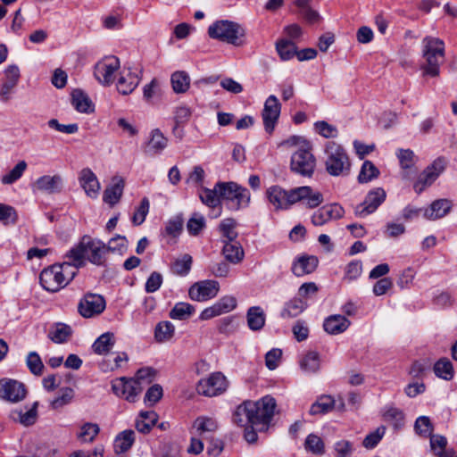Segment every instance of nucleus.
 <instances>
[{
	"mask_svg": "<svg viewBox=\"0 0 457 457\" xmlns=\"http://www.w3.org/2000/svg\"><path fill=\"white\" fill-rule=\"evenodd\" d=\"M107 253L106 244L89 236H84L79 243L72 247L65 256L71 260L79 270V268L85 265L86 260L92 264L104 266Z\"/></svg>",
	"mask_w": 457,
	"mask_h": 457,
	"instance_id": "nucleus-1",
	"label": "nucleus"
},
{
	"mask_svg": "<svg viewBox=\"0 0 457 457\" xmlns=\"http://www.w3.org/2000/svg\"><path fill=\"white\" fill-rule=\"evenodd\" d=\"M78 269L71 260L44 269L39 276L40 284L48 292H58L77 275Z\"/></svg>",
	"mask_w": 457,
	"mask_h": 457,
	"instance_id": "nucleus-2",
	"label": "nucleus"
},
{
	"mask_svg": "<svg viewBox=\"0 0 457 457\" xmlns=\"http://www.w3.org/2000/svg\"><path fill=\"white\" fill-rule=\"evenodd\" d=\"M422 56L425 63L422 66L425 75L436 77L440 72V65L445 60V43L443 40L426 37L422 40Z\"/></svg>",
	"mask_w": 457,
	"mask_h": 457,
	"instance_id": "nucleus-3",
	"label": "nucleus"
},
{
	"mask_svg": "<svg viewBox=\"0 0 457 457\" xmlns=\"http://www.w3.org/2000/svg\"><path fill=\"white\" fill-rule=\"evenodd\" d=\"M216 188L220 190V196L225 202L226 207L230 211H238L249 206L251 194L249 190L236 182H218Z\"/></svg>",
	"mask_w": 457,
	"mask_h": 457,
	"instance_id": "nucleus-4",
	"label": "nucleus"
},
{
	"mask_svg": "<svg viewBox=\"0 0 457 457\" xmlns=\"http://www.w3.org/2000/svg\"><path fill=\"white\" fill-rule=\"evenodd\" d=\"M245 34V29L238 23L228 20L217 21L208 28L211 38L234 46L242 45Z\"/></svg>",
	"mask_w": 457,
	"mask_h": 457,
	"instance_id": "nucleus-5",
	"label": "nucleus"
},
{
	"mask_svg": "<svg viewBox=\"0 0 457 457\" xmlns=\"http://www.w3.org/2000/svg\"><path fill=\"white\" fill-rule=\"evenodd\" d=\"M326 170L332 176H340L348 173L350 170L349 158L344 148L335 143L326 145Z\"/></svg>",
	"mask_w": 457,
	"mask_h": 457,
	"instance_id": "nucleus-6",
	"label": "nucleus"
},
{
	"mask_svg": "<svg viewBox=\"0 0 457 457\" xmlns=\"http://www.w3.org/2000/svg\"><path fill=\"white\" fill-rule=\"evenodd\" d=\"M276 401L273 397L266 395L256 402L248 401L250 413L253 416V426L259 430H266L274 415Z\"/></svg>",
	"mask_w": 457,
	"mask_h": 457,
	"instance_id": "nucleus-7",
	"label": "nucleus"
},
{
	"mask_svg": "<svg viewBox=\"0 0 457 457\" xmlns=\"http://www.w3.org/2000/svg\"><path fill=\"white\" fill-rule=\"evenodd\" d=\"M291 170L303 177H311L316 166V160L311 152L310 145H303L291 157Z\"/></svg>",
	"mask_w": 457,
	"mask_h": 457,
	"instance_id": "nucleus-8",
	"label": "nucleus"
},
{
	"mask_svg": "<svg viewBox=\"0 0 457 457\" xmlns=\"http://www.w3.org/2000/svg\"><path fill=\"white\" fill-rule=\"evenodd\" d=\"M228 386L227 378L221 372H213L209 377L199 380L196 391L206 397H214L223 394Z\"/></svg>",
	"mask_w": 457,
	"mask_h": 457,
	"instance_id": "nucleus-9",
	"label": "nucleus"
},
{
	"mask_svg": "<svg viewBox=\"0 0 457 457\" xmlns=\"http://www.w3.org/2000/svg\"><path fill=\"white\" fill-rule=\"evenodd\" d=\"M120 60L113 55L105 56L95 65V78L104 86L111 85L120 69Z\"/></svg>",
	"mask_w": 457,
	"mask_h": 457,
	"instance_id": "nucleus-10",
	"label": "nucleus"
},
{
	"mask_svg": "<svg viewBox=\"0 0 457 457\" xmlns=\"http://www.w3.org/2000/svg\"><path fill=\"white\" fill-rule=\"evenodd\" d=\"M112 392L119 397L128 402L137 401L138 395L142 392V386L137 380L120 377L112 382Z\"/></svg>",
	"mask_w": 457,
	"mask_h": 457,
	"instance_id": "nucleus-11",
	"label": "nucleus"
},
{
	"mask_svg": "<svg viewBox=\"0 0 457 457\" xmlns=\"http://www.w3.org/2000/svg\"><path fill=\"white\" fill-rule=\"evenodd\" d=\"M292 195L293 205L300 203L309 209L320 206L324 201L323 195L319 190L309 186L294 187Z\"/></svg>",
	"mask_w": 457,
	"mask_h": 457,
	"instance_id": "nucleus-12",
	"label": "nucleus"
},
{
	"mask_svg": "<svg viewBox=\"0 0 457 457\" xmlns=\"http://www.w3.org/2000/svg\"><path fill=\"white\" fill-rule=\"evenodd\" d=\"M293 188L286 190L280 186L268 187L265 196L275 211L288 210L293 205Z\"/></svg>",
	"mask_w": 457,
	"mask_h": 457,
	"instance_id": "nucleus-13",
	"label": "nucleus"
},
{
	"mask_svg": "<svg viewBox=\"0 0 457 457\" xmlns=\"http://www.w3.org/2000/svg\"><path fill=\"white\" fill-rule=\"evenodd\" d=\"M386 197V191L382 187H376L370 190L364 201L358 204L354 209V213L359 217H366L373 213Z\"/></svg>",
	"mask_w": 457,
	"mask_h": 457,
	"instance_id": "nucleus-14",
	"label": "nucleus"
},
{
	"mask_svg": "<svg viewBox=\"0 0 457 457\" xmlns=\"http://www.w3.org/2000/svg\"><path fill=\"white\" fill-rule=\"evenodd\" d=\"M27 395V390L23 383L11 379H0V398L10 402L18 403L22 401Z\"/></svg>",
	"mask_w": 457,
	"mask_h": 457,
	"instance_id": "nucleus-15",
	"label": "nucleus"
},
{
	"mask_svg": "<svg viewBox=\"0 0 457 457\" xmlns=\"http://www.w3.org/2000/svg\"><path fill=\"white\" fill-rule=\"evenodd\" d=\"M105 309L104 298L97 294H87L79 301L78 311L84 318H92L99 315Z\"/></svg>",
	"mask_w": 457,
	"mask_h": 457,
	"instance_id": "nucleus-16",
	"label": "nucleus"
},
{
	"mask_svg": "<svg viewBox=\"0 0 457 457\" xmlns=\"http://www.w3.org/2000/svg\"><path fill=\"white\" fill-rule=\"evenodd\" d=\"M281 104L277 96H270L265 103L262 112L263 125L266 132L271 134L275 129L280 115Z\"/></svg>",
	"mask_w": 457,
	"mask_h": 457,
	"instance_id": "nucleus-17",
	"label": "nucleus"
},
{
	"mask_svg": "<svg viewBox=\"0 0 457 457\" xmlns=\"http://www.w3.org/2000/svg\"><path fill=\"white\" fill-rule=\"evenodd\" d=\"M220 285L215 280H203L195 283L189 288V297L197 302H204L215 297Z\"/></svg>",
	"mask_w": 457,
	"mask_h": 457,
	"instance_id": "nucleus-18",
	"label": "nucleus"
},
{
	"mask_svg": "<svg viewBox=\"0 0 457 457\" xmlns=\"http://www.w3.org/2000/svg\"><path fill=\"white\" fill-rule=\"evenodd\" d=\"M445 169L444 158L436 159L426 168L414 185L416 192L420 193L426 187L430 186Z\"/></svg>",
	"mask_w": 457,
	"mask_h": 457,
	"instance_id": "nucleus-19",
	"label": "nucleus"
},
{
	"mask_svg": "<svg viewBox=\"0 0 457 457\" xmlns=\"http://www.w3.org/2000/svg\"><path fill=\"white\" fill-rule=\"evenodd\" d=\"M237 307V299L231 295L221 297L213 305L205 308L200 314V320H207L221 314L232 312Z\"/></svg>",
	"mask_w": 457,
	"mask_h": 457,
	"instance_id": "nucleus-20",
	"label": "nucleus"
},
{
	"mask_svg": "<svg viewBox=\"0 0 457 457\" xmlns=\"http://www.w3.org/2000/svg\"><path fill=\"white\" fill-rule=\"evenodd\" d=\"M344 214L345 210L340 204H331L316 211L312 216V222L315 226H322L330 220L342 218Z\"/></svg>",
	"mask_w": 457,
	"mask_h": 457,
	"instance_id": "nucleus-21",
	"label": "nucleus"
},
{
	"mask_svg": "<svg viewBox=\"0 0 457 457\" xmlns=\"http://www.w3.org/2000/svg\"><path fill=\"white\" fill-rule=\"evenodd\" d=\"M218 428L219 425L216 420L207 416H199L193 423L191 435L204 440L212 438V436H215Z\"/></svg>",
	"mask_w": 457,
	"mask_h": 457,
	"instance_id": "nucleus-22",
	"label": "nucleus"
},
{
	"mask_svg": "<svg viewBox=\"0 0 457 457\" xmlns=\"http://www.w3.org/2000/svg\"><path fill=\"white\" fill-rule=\"evenodd\" d=\"M80 187L84 189L86 195L93 199L97 198L101 185L97 177L89 168H84L79 174Z\"/></svg>",
	"mask_w": 457,
	"mask_h": 457,
	"instance_id": "nucleus-23",
	"label": "nucleus"
},
{
	"mask_svg": "<svg viewBox=\"0 0 457 457\" xmlns=\"http://www.w3.org/2000/svg\"><path fill=\"white\" fill-rule=\"evenodd\" d=\"M319 260L314 255H301L295 258L291 270L296 277H303L312 273L318 267Z\"/></svg>",
	"mask_w": 457,
	"mask_h": 457,
	"instance_id": "nucleus-24",
	"label": "nucleus"
},
{
	"mask_svg": "<svg viewBox=\"0 0 457 457\" xmlns=\"http://www.w3.org/2000/svg\"><path fill=\"white\" fill-rule=\"evenodd\" d=\"M5 79L0 87V98L3 102L10 99L12 90L16 87L20 79V70L16 65H9L4 71Z\"/></svg>",
	"mask_w": 457,
	"mask_h": 457,
	"instance_id": "nucleus-25",
	"label": "nucleus"
},
{
	"mask_svg": "<svg viewBox=\"0 0 457 457\" xmlns=\"http://www.w3.org/2000/svg\"><path fill=\"white\" fill-rule=\"evenodd\" d=\"M37 407L38 402H34L29 408L24 407L12 410L10 417L13 421L19 422L25 427L33 425L37 419Z\"/></svg>",
	"mask_w": 457,
	"mask_h": 457,
	"instance_id": "nucleus-26",
	"label": "nucleus"
},
{
	"mask_svg": "<svg viewBox=\"0 0 457 457\" xmlns=\"http://www.w3.org/2000/svg\"><path fill=\"white\" fill-rule=\"evenodd\" d=\"M124 179L120 177H114L112 183L105 188L103 195V200L104 203L113 207L119 203L124 189Z\"/></svg>",
	"mask_w": 457,
	"mask_h": 457,
	"instance_id": "nucleus-27",
	"label": "nucleus"
},
{
	"mask_svg": "<svg viewBox=\"0 0 457 457\" xmlns=\"http://www.w3.org/2000/svg\"><path fill=\"white\" fill-rule=\"evenodd\" d=\"M452 209V203L447 199L434 201L429 207L423 210L426 219L435 220L445 217Z\"/></svg>",
	"mask_w": 457,
	"mask_h": 457,
	"instance_id": "nucleus-28",
	"label": "nucleus"
},
{
	"mask_svg": "<svg viewBox=\"0 0 457 457\" xmlns=\"http://www.w3.org/2000/svg\"><path fill=\"white\" fill-rule=\"evenodd\" d=\"M168 145V139L160 129H154L150 134V138L145 145V153L147 155H156L161 154Z\"/></svg>",
	"mask_w": 457,
	"mask_h": 457,
	"instance_id": "nucleus-29",
	"label": "nucleus"
},
{
	"mask_svg": "<svg viewBox=\"0 0 457 457\" xmlns=\"http://www.w3.org/2000/svg\"><path fill=\"white\" fill-rule=\"evenodd\" d=\"M62 182V177L59 175H45L35 181L33 188L34 190L53 194L61 190Z\"/></svg>",
	"mask_w": 457,
	"mask_h": 457,
	"instance_id": "nucleus-30",
	"label": "nucleus"
},
{
	"mask_svg": "<svg viewBox=\"0 0 457 457\" xmlns=\"http://www.w3.org/2000/svg\"><path fill=\"white\" fill-rule=\"evenodd\" d=\"M192 111L186 105H179L174 111V122L172 132L176 137L182 139L184 137L183 126L189 120Z\"/></svg>",
	"mask_w": 457,
	"mask_h": 457,
	"instance_id": "nucleus-31",
	"label": "nucleus"
},
{
	"mask_svg": "<svg viewBox=\"0 0 457 457\" xmlns=\"http://www.w3.org/2000/svg\"><path fill=\"white\" fill-rule=\"evenodd\" d=\"M222 254L232 264L240 263L245 257L244 249L238 241L224 242Z\"/></svg>",
	"mask_w": 457,
	"mask_h": 457,
	"instance_id": "nucleus-32",
	"label": "nucleus"
},
{
	"mask_svg": "<svg viewBox=\"0 0 457 457\" xmlns=\"http://www.w3.org/2000/svg\"><path fill=\"white\" fill-rule=\"evenodd\" d=\"M350 326V321L343 315H331L324 321L323 327L326 332L337 335L345 331Z\"/></svg>",
	"mask_w": 457,
	"mask_h": 457,
	"instance_id": "nucleus-33",
	"label": "nucleus"
},
{
	"mask_svg": "<svg viewBox=\"0 0 457 457\" xmlns=\"http://www.w3.org/2000/svg\"><path fill=\"white\" fill-rule=\"evenodd\" d=\"M301 370L309 374L316 373L320 368V355L315 351H309L303 353L299 359Z\"/></svg>",
	"mask_w": 457,
	"mask_h": 457,
	"instance_id": "nucleus-34",
	"label": "nucleus"
},
{
	"mask_svg": "<svg viewBox=\"0 0 457 457\" xmlns=\"http://www.w3.org/2000/svg\"><path fill=\"white\" fill-rule=\"evenodd\" d=\"M140 79L136 74L129 71L127 73H121L118 82L117 89L122 95L132 93L139 84Z\"/></svg>",
	"mask_w": 457,
	"mask_h": 457,
	"instance_id": "nucleus-35",
	"label": "nucleus"
},
{
	"mask_svg": "<svg viewBox=\"0 0 457 457\" xmlns=\"http://www.w3.org/2000/svg\"><path fill=\"white\" fill-rule=\"evenodd\" d=\"M72 106L79 112L90 113L94 112V105L90 98L80 89L71 93Z\"/></svg>",
	"mask_w": 457,
	"mask_h": 457,
	"instance_id": "nucleus-36",
	"label": "nucleus"
},
{
	"mask_svg": "<svg viewBox=\"0 0 457 457\" xmlns=\"http://www.w3.org/2000/svg\"><path fill=\"white\" fill-rule=\"evenodd\" d=\"M430 437V448L436 457H453L454 452L453 449H447V439L441 435H432Z\"/></svg>",
	"mask_w": 457,
	"mask_h": 457,
	"instance_id": "nucleus-37",
	"label": "nucleus"
},
{
	"mask_svg": "<svg viewBox=\"0 0 457 457\" xmlns=\"http://www.w3.org/2000/svg\"><path fill=\"white\" fill-rule=\"evenodd\" d=\"M247 325L253 331L261 330L265 325V313L262 307L253 306L247 310Z\"/></svg>",
	"mask_w": 457,
	"mask_h": 457,
	"instance_id": "nucleus-38",
	"label": "nucleus"
},
{
	"mask_svg": "<svg viewBox=\"0 0 457 457\" xmlns=\"http://www.w3.org/2000/svg\"><path fill=\"white\" fill-rule=\"evenodd\" d=\"M115 344V337L112 332L102 334L96 338L92 345L95 353L99 355L107 354Z\"/></svg>",
	"mask_w": 457,
	"mask_h": 457,
	"instance_id": "nucleus-39",
	"label": "nucleus"
},
{
	"mask_svg": "<svg viewBox=\"0 0 457 457\" xmlns=\"http://www.w3.org/2000/svg\"><path fill=\"white\" fill-rule=\"evenodd\" d=\"M250 411L248 401L238 405L232 416L233 423L239 427H246L248 425L253 426V416L252 413H250Z\"/></svg>",
	"mask_w": 457,
	"mask_h": 457,
	"instance_id": "nucleus-40",
	"label": "nucleus"
},
{
	"mask_svg": "<svg viewBox=\"0 0 457 457\" xmlns=\"http://www.w3.org/2000/svg\"><path fill=\"white\" fill-rule=\"evenodd\" d=\"M157 420L158 415L155 411H141L138 419L136 420V428L139 432L146 434L155 425Z\"/></svg>",
	"mask_w": 457,
	"mask_h": 457,
	"instance_id": "nucleus-41",
	"label": "nucleus"
},
{
	"mask_svg": "<svg viewBox=\"0 0 457 457\" xmlns=\"http://www.w3.org/2000/svg\"><path fill=\"white\" fill-rule=\"evenodd\" d=\"M237 221L232 218L224 219L219 225V230L221 234V241L231 242L237 241L238 236L236 231Z\"/></svg>",
	"mask_w": 457,
	"mask_h": 457,
	"instance_id": "nucleus-42",
	"label": "nucleus"
},
{
	"mask_svg": "<svg viewBox=\"0 0 457 457\" xmlns=\"http://www.w3.org/2000/svg\"><path fill=\"white\" fill-rule=\"evenodd\" d=\"M336 402L330 395H321L310 408L312 415H320L329 412L335 408Z\"/></svg>",
	"mask_w": 457,
	"mask_h": 457,
	"instance_id": "nucleus-43",
	"label": "nucleus"
},
{
	"mask_svg": "<svg viewBox=\"0 0 457 457\" xmlns=\"http://www.w3.org/2000/svg\"><path fill=\"white\" fill-rule=\"evenodd\" d=\"M434 372L436 377L444 380H452L454 376L453 363L447 358H441L434 364Z\"/></svg>",
	"mask_w": 457,
	"mask_h": 457,
	"instance_id": "nucleus-44",
	"label": "nucleus"
},
{
	"mask_svg": "<svg viewBox=\"0 0 457 457\" xmlns=\"http://www.w3.org/2000/svg\"><path fill=\"white\" fill-rule=\"evenodd\" d=\"M306 307V303L302 298H294L285 304L284 309L281 312L282 318H295L303 312Z\"/></svg>",
	"mask_w": 457,
	"mask_h": 457,
	"instance_id": "nucleus-45",
	"label": "nucleus"
},
{
	"mask_svg": "<svg viewBox=\"0 0 457 457\" xmlns=\"http://www.w3.org/2000/svg\"><path fill=\"white\" fill-rule=\"evenodd\" d=\"M135 441V433L132 430L121 432L115 439L114 448L117 453L128 451Z\"/></svg>",
	"mask_w": 457,
	"mask_h": 457,
	"instance_id": "nucleus-46",
	"label": "nucleus"
},
{
	"mask_svg": "<svg viewBox=\"0 0 457 457\" xmlns=\"http://www.w3.org/2000/svg\"><path fill=\"white\" fill-rule=\"evenodd\" d=\"M171 85L174 92L185 93L190 85V78L185 71H176L171 75Z\"/></svg>",
	"mask_w": 457,
	"mask_h": 457,
	"instance_id": "nucleus-47",
	"label": "nucleus"
},
{
	"mask_svg": "<svg viewBox=\"0 0 457 457\" xmlns=\"http://www.w3.org/2000/svg\"><path fill=\"white\" fill-rule=\"evenodd\" d=\"M276 49L282 61H288L296 55V46L290 40L281 39L278 41Z\"/></svg>",
	"mask_w": 457,
	"mask_h": 457,
	"instance_id": "nucleus-48",
	"label": "nucleus"
},
{
	"mask_svg": "<svg viewBox=\"0 0 457 457\" xmlns=\"http://www.w3.org/2000/svg\"><path fill=\"white\" fill-rule=\"evenodd\" d=\"M195 312L193 305L187 303H177L170 312V317L173 320H184L188 319Z\"/></svg>",
	"mask_w": 457,
	"mask_h": 457,
	"instance_id": "nucleus-49",
	"label": "nucleus"
},
{
	"mask_svg": "<svg viewBox=\"0 0 457 457\" xmlns=\"http://www.w3.org/2000/svg\"><path fill=\"white\" fill-rule=\"evenodd\" d=\"M71 335V328L70 326L64 324H57L50 330L48 337L56 344H62L66 342Z\"/></svg>",
	"mask_w": 457,
	"mask_h": 457,
	"instance_id": "nucleus-50",
	"label": "nucleus"
},
{
	"mask_svg": "<svg viewBox=\"0 0 457 457\" xmlns=\"http://www.w3.org/2000/svg\"><path fill=\"white\" fill-rule=\"evenodd\" d=\"M199 197L202 203L209 207H216L220 204L221 197L220 196V190L216 188V185L213 189L203 188L199 193Z\"/></svg>",
	"mask_w": 457,
	"mask_h": 457,
	"instance_id": "nucleus-51",
	"label": "nucleus"
},
{
	"mask_svg": "<svg viewBox=\"0 0 457 457\" xmlns=\"http://www.w3.org/2000/svg\"><path fill=\"white\" fill-rule=\"evenodd\" d=\"M304 448L307 452L315 455H322L325 453V444L323 440L315 434H310L306 437Z\"/></svg>",
	"mask_w": 457,
	"mask_h": 457,
	"instance_id": "nucleus-52",
	"label": "nucleus"
},
{
	"mask_svg": "<svg viewBox=\"0 0 457 457\" xmlns=\"http://www.w3.org/2000/svg\"><path fill=\"white\" fill-rule=\"evenodd\" d=\"M174 332L175 327L171 322L162 321L155 328L154 337L158 342H166L174 336Z\"/></svg>",
	"mask_w": 457,
	"mask_h": 457,
	"instance_id": "nucleus-53",
	"label": "nucleus"
},
{
	"mask_svg": "<svg viewBox=\"0 0 457 457\" xmlns=\"http://www.w3.org/2000/svg\"><path fill=\"white\" fill-rule=\"evenodd\" d=\"M379 175L378 169L370 161H365L361 166L358 176L360 183H367L378 178Z\"/></svg>",
	"mask_w": 457,
	"mask_h": 457,
	"instance_id": "nucleus-54",
	"label": "nucleus"
},
{
	"mask_svg": "<svg viewBox=\"0 0 457 457\" xmlns=\"http://www.w3.org/2000/svg\"><path fill=\"white\" fill-rule=\"evenodd\" d=\"M27 169L25 161L19 162L7 174L4 175L1 182L4 185H11L20 179Z\"/></svg>",
	"mask_w": 457,
	"mask_h": 457,
	"instance_id": "nucleus-55",
	"label": "nucleus"
},
{
	"mask_svg": "<svg viewBox=\"0 0 457 457\" xmlns=\"http://www.w3.org/2000/svg\"><path fill=\"white\" fill-rule=\"evenodd\" d=\"M192 261V257L189 254H184L172 263V272L179 276H186L191 270Z\"/></svg>",
	"mask_w": 457,
	"mask_h": 457,
	"instance_id": "nucleus-56",
	"label": "nucleus"
},
{
	"mask_svg": "<svg viewBox=\"0 0 457 457\" xmlns=\"http://www.w3.org/2000/svg\"><path fill=\"white\" fill-rule=\"evenodd\" d=\"M26 364L29 371L36 376H40L44 370V364L37 352H29L26 357Z\"/></svg>",
	"mask_w": 457,
	"mask_h": 457,
	"instance_id": "nucleus-57",
	"label": "nucleus"
},
{
	"mask_svg": "<svg viewBox=\"0 0 457 457\" xmlns=\"http://www.w3.org/2000/svg\"><path fill=\"white\" fill-rule=\"evenodd\" d=\"M74 397V391L71 387H64L60 390V395L51 402V407L54 410L69 404Z\"/></svg>",
	"mask_w": 457,
	"mask_h": 457,
	"instance_id": "nucleus-58",
	"label": "nucleus"
},
{
	"mask_svg": "<svg viewBox=\"0 0 457 457\" xmlns=\"http://www.w3.org/2000/svg\"><path fill=\"white\" fill-rule=\"evenodd\" d=\"M106 249L107 252L123 254L128 249V240L126 237L117 235L116 237L111 238L106 245Z\"/></svg>",
	"mask_w": 457,
	"mask_h": 457,
	"instance_id": "nucleus-59",
	"label": "nucleus"
},
{
	"mask_svg": "<svg viewBox=\"0 0 457 457\" xmlns=\"http://www.w3.org/2000/svg\"><path fill=\"white\" fill-rule=\"evenodd\" d=\"M99 431L100 428L97 424L87 422L81 427L78 436L82 442L90 443L96 438Z\"/></svg>",
	"mask_w": 457,
	"mask_h": 457,
	"instance_id": "nucleus-60",
	"label": "nucleus"
},
{
	"mask_svg": "<svg viewBox=\"0 0 457 457\" xmlns=\"http://www.w3.org/2000/svg\"><path fill=\"white\" fill-rule=\"evenodd\" d=\"M183 228V218L177 215L168 220L165 226L164 235L171 237H178Z\"/></svg>",
	"mask_w": 457,
	"mask_h": 457,
	"instance_id": "nucleus-61",
	"label": "nucleus"
},
{
	"mask_svg": "<svg viewBox=\"0 0 457 457\" xmlns=\"http://www.w3.org/2000/svg\"><path fill=\"white\" fill-rule=\"evenodd\" d=\"M414 429L418 435L428 437L432 434L433 425L428 417L420 416L415 421Z\"/></svg>",
	"mask_w": 457,
	"mask_h": 457,
	"instance_id": "nucleus-62",
	"label": "nucleus"
},
{
	"mask_svg": "<svg viewBox=\"0 0 457 457\" xmlns=\"http://www.w3.org/2000/svg\"><path fill=\"white\" fill-rule=\"evenodd\" d=\"M314 129L317 133L326 138H333L338 135L337 127L324 120L315 122Z\"/></svg>",
	"mask_w": 457,
	"mask_h": 457,
	"instance_id": "nucleus-63",
	"label": "nucleus"
},
{
	"mask_svg": "<svg viewBox=\"0 0 457 457\" xmlns=\"http://www.w3.org/2000/svg\"><path fill=\"white\" fill-rule=\"evenodd\" d=\"M149 200L145 197L142 199L140 205L136 210L135 213L132 216V222L134 225L138 226L141 225L149 212Z\"/></svg>",
	"mask_w": 457,
	"mask_h": 457,
	"instance_id": "nucleus-64",
	"label": "nucleus"
}]
</instances>
